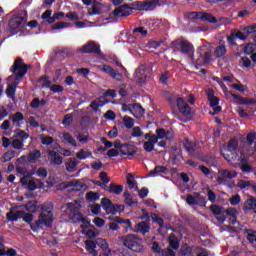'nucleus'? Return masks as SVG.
Wrapping results in <instances>:
<instances>
[{
    "label": "nucleus",
    "mask_w": 256,
    "mask_h": 256,
    "mask_svg": "<svg viewBox=\"0 0 256 256\" xmlns=\"http://www.w3.org/2000/svg\"><path fill=\"white\" fill-rule=\"evenodd\" d=\"M156 7H159L157 2H154L153 0L144 1V11H153Z\"/></svg>",
    "instance_id": "ea45409f"
},
{
    "label": "nucleus",
    "mask_w": 256,
    "mask_h": 256,
    "mask_svg": "<svg viewBox=\"0 0 256 256\" xmlns=\"http://www.w3.org/2000/svg\"><path fill=\"white\" fill-rule=\"evenodd\" d=\"M149 223L147 222H140L137 224V229L136 231H138L139 233H143V235H145V233H149Z\"/></svg>",
    "instance_id": "4c0bfd02"
},
{
    "label": "nucleus",
    "mask_w": 256,
    "mask_h": 256,
    "mask_svg": "<svg viewBox=\"0 0 256 256\" xmlns=\"http://www.w3.org/2000/svg\"><path fill=\"white\" fill-rule=\"evenodd\" d=\"M91 155H93V152L91 150H89V148L81 149L80 151H78L76 153V157L80 161H83L85 159H89V157H91Z\"/></svg>",
    "instance_id": "c756f323"
},
{
    "label": "nucleus",
    "mask_w": 256,
    "mask_h": 256,
    "mask_svg": "<svg viewBox=\"0 0 256 256\" xmlns=\"http://www.w3.org/2000/svg\"><path fill=\"white\" fill-rule=\"evenodd\" d=\"M99 70L102 71V73H106L107 75H110L113 79H116V81H121V73L115 71L113 68L107 65L99 66Z\"/></svg>",
    "instance_id": "2eb2a0df"
},
{
    "label": "nucleus",
    "mask_w": 256,
    "mask_h": 256,
    "mask_svg": "<svg viewBox=\"0 0 256 256\" xmlns=\"http://www.w3.org/2000/svg\"><path fill=\"white\" fill-rule=\"evenodd\" d=\"M23 215H25L24 211L11 210L10 212H8L6 214V217H7L8 221H17V220L21 219V217H23Z\"/></svg>",
    "instance_id": "a878e982"
},
{
    "label": "nucleus",
    "mask_w": 256,
    "mask_h": 256,
    "mask_svg": "<svg viewBox=\"0 0 256 256\" xmlns=\"http://www.w3.org/2000/svg\"><path fill=\"white\" fill-rule=\"evenodd\" d=\"M86 199L87 201H98L99 194H97L96 192H88L86 194Z\"/></svg>",
    "instance_id": "4d7b16f0"
},
{
    "label": "nucleus",
    "mask_w": 256,
    "mask_h": 256,
    "mask_svg": "<svg viewBox=\"0 0 256 256\" xmlns=\"http://www.w3.org/2000/svg\"><path fill=\"white\" fill-rule=\"evenodd\" d=\"M41 105H45V100L39 101L37 98H35L31 103V107L33 109H37L38 107H41Z\"/></svg>",
    "instance_id": "69168bd1"
},
{
    "label": "nucleus",
    "mask_w": 256,
    "mask_h": 256,
    "mask_svg": "<svg viewBox=\"0 0 256 256\" xmlns=\"http://www.w3.org/2000/svg\"><path fill=\"white\" fill-rule=\"evenodd\" d=\"M156 137H157V141H159V139H173V134L169 131H165V129L160 128L156 130Z\"/></svg>",
    "instance_id": "bb28decb"
},
{
    "label": "nucleus",
    "mask_w": 256,
    "mask_h": 256,
    "mask_svg": "<svg viewBox=\"0 0 256 256\" xmlns=\"http://www.w3.org/2000/svg\"><path fill=\"white\" fill-rule=\"evenodd\" d=\"M122 121L127 129H133V126L135 125V120H133V118L129 116H124Z\"/></svg>",
    "instance_id": "79ce46f5"
},
{
    "label": "nucleus",
    "mask_w": 256,
    "mask_h": 256,
    "mask_svg": "<svg viewBox=\"0 0 256 256\" xmlns=\"http://www.w3.org/2000/svg\"><path fill=\"white\" fill-rule=\"evenodd\" d=\"M256 209V199L253 196H248L244 203V211H253Z\"/></svg>",
    "instance_id": "cd10ccee"
},
{
    "label": "nucleus",
    "mask_w": 256,
    "mask_h": 256,
    "mask_svg": "<svg viewBox=\"0 0 256 256\" xmlns=\"http://www.w3.org/2000/svg\"><path fill=\"white\" fill-rule=\"evenodd\" d=\"M13 157H15V152L12 151V150H10V151L6 152V153L3 155L2 161H3L4 163H7V162L11 161V159H13Z\"/></svg>",
    "instance_id": "864d4df0"
},
{
    "label": "nucleus",
    "mask_w": 256,
    "mask_h": 256,
    "mask_svg": "<svg viewBox=\"0 0 256 256\" xmlns=\"http://www.w3.org/2000/svg\"><path fill=\"white\" fill-rule=\"evenodd\" d=\"M234 177H237V171L221 169L218 171L217 181L221 185H225V183H227V179H234Z\"/></svg>",
    "instance_id": "1a4fd4ad"
},
{
    "label": "nucleus",
    "mask_w": 256,
    "mask_h": 256,
    "mask_svg": "<svg viewBox=\"0 0 256 256\" xmlns=\"http://www.w3.org/2000/svg\"><path fill=\"white\" fill-rule=\"evenodd\" d=\"M79 51H81V53H101V48H99L95 42H89L82 46Z\"/></svg>",
    "instance_id": "f3484780"
},
{
    "label": "nucleus",
    "mask_w": 256,
    "mask_h": 256,
    "mask_svg": "<svg viewBox=\"0 0 256 256\" xmlns=\"http://www.w3.org/2000/svg\"><path fill=\"white\" fill-rule=\"evenodd\" d=\"M237 139L230 140L227 149L229 152H222L223 157L226 159V161H241V157L233 153L232 151H235L237 149Z\"/></svg>",
    "instance_id": "423d86ee"
},
{
    "label": "nucleus",
    "mask_w": 256,
    "mask_h": 256,
    "mask_svg": "<svg viewBox=\"0 0 256 256\" xmlns=\"http://www.w3.org/2000/svg\"><path fill=\"white\" fill-rule=\"evenodd\" d=\"M168 241L172 249H179V240H177V237H175V235L171 234Z\"/></svg>",
    "instance_id": "de8ad7c7"
},
{
    "label": "nucleus",
    "mask_w": 256,
    "mask_h": 256,
    "mask_svg": "<svg viewBox=\"0 0 256 256\" xmlns=\"http://www.w3.org/2000/svg\"><path fill=\"white\" fill-rule=\"evenodd\" d=\"M190 19H201V21H208V23H217V18L205 12H192Z\"/></svg>",
    "instance_id": "ddd939ff"
},
{
    "label": "nucleus",
    "mask_w": 256,
    "mask_h": 256,
    "mask_svg": "<svg viewBox=\"0 0 256 256\" xmlns=\"http://www.w3.org/2000/svg\"><path fill=\"white\" fill-rule=\"evenodd\" d=\"M48 157L54 165H62L63 164V157L59 155V151L55 149L53 146L52 150H48Z\"/></svg>",
    "instance_id": "dca6fc26"
},
{
    "label": "nucleus",
    "mask_w": 256,
    "mask_h": 256,
    "mask_svg": "<svg viewBox=\"0 0 256 256\" xmlns=\"http://www.w3.org/2000/svg\"><path fill=\"white\" fill-rule=\"evenodd\" d=\"M186 202L188 203V205H197V193H195L194 195H188L186 197Z\"/></svg>",
    "instance_id": "6e6d98bb"
},
{
    "label": "nucleus",
    "mask_w": 256,
    "mask_h": 256,
    "mask_svg": "<svg viewBox=\"0 0 256 256\" xmlns=\"http://www.w3.org/2000/svg\"><path fill=\"white\" fill-rule=\"evenodd\" d=\"M142 25L146 28V30L153 31V29H157L159 26V22L156 20H144L142 21Z\"/></svg>",
    "instance_id": "72a5a7b5"
},
{
    "label": "nucleus",
    "mask_w": 256,
    "mask_h": 256,
    "mask_svg": "<svg viewBox=\"0 0 256 256\" xmlns=\"http://www.w3.org/2000/svg\"><path fill=\"white\" fill-rule=\"evenodd\" d=\"M15 256L17 255V251L15 249H9L8 251L5 252V247L3 244L0 243V256Z\"/></svg>",
    "instance_id": "c03bdc74"
},
{
    "label": "nucleus",
    "mask_w": 256,
    "mask_h": 256,
    "mask_svg": "<svg viewBox=\"0 0 256 256\" xmlns=\"http://www.w3.org/2000/svg\"><path fill=\"white\" fill-rule=\"evenodd\" d=\"M23 23H25V19L18 16L9 21V27L10 29H12V31H17L18 29H21V27H23Z\"/></svg>",
    "instance_id": "412c9836"
},
{
    "label": "nucleus",
    "mask_w": 256,
    "mask_h": 256,
    "mask_svg": "<svg viewBox=\"0 0 256 256\" xmlns=\"http://www.w3.org/2000/svg\"><path fill=\"white\" fill-rule=\"evenodd\" d=\"M133 174H128L126 176L127 185L130 187V189H136L137 190V182L133 180Z\"/></svg>",
    "instance_id": "3c124183"
},
{
    "label": "nucleus",
    "mask_w": 256,
    "mask_h": 256,
    "mask_svg": "<svg viewBox=\"0 0 256 256\" xmlns=\"http://www.w3.org/2000/svg\"><path fill=\"white\" fill-rule=\"evenodd\" d=\"M151 219L153 223H157L160 227H163V218L159 217L157 214H152Z\"/></svg>",
    "instance_id": "bf43d9fd"
},
{
    "label": "nucleus",
    "mask_w": 256,
    "mask_h": 256,
    "mask_svg": "<svg viewBox=\"0 0 256 256\" xmlns=\"http://www.w3.org/2000/svg\"><path fill=\"white\" fill-rule=\"evenodd\" d=\"M85 245H86V251H88V253H90V255H92V256L99 255V252L96 250L97 244H95V242H93L91 240H87L85 242Z\"/></svg>",
    "instance_id": "c85d7f7f"
},
{
    "label": "nucleus",
    "mask_w": 256,
    "mask_h": 256,
    "mask_svg": "<svg viewBox=\"0 0 256 256\" xmlns=\"http://www.w3.org/2000/svg\"><path fill=\"white\" fill-rule=\"evenodd\" d=\"M60 138L64 143H68V145H71L72 147H77V141H75V138L71 136L69 133H63L60 135Z\"/></svg>",
    "instance_id": "7c9ffc66"
},
{
    "label": "nucleus",
    "mask_w": 256,
    "mask_h": 256,
    "mask_svg": "<svg viewBox=\"0 0 256 256\" xmlns=\"http://www.w3.org/2000/svg\"><path fill=\"white\" fill-rule=\"evenodd\" d=\"M208 101L210 103V107H213V111H210L211 115H217L218 113H221V106H217L219 105V98H210Z\"/></svg>",
    "instance_id": "b1692460"
},
{
    "label": "nucleus",
    "mask_w": 256,
    "mask_h": 256,
    "mask_svg": "<svg viewBox=\"0 0 256 256\" xmlns=\"http://www.w3.org/2000/svg\"><path fill=\"white\" fill-rule=\"evenodd\" d=\"M39 157H41V152L39 150H35L34 152L30 153L28 157L27 156L20 157L19 161L23 162L27 160L28 163H35V161H37Z\"/></svg>",
    "instance_id": "5701e85b"
},
{
    "label": "nucleus",
    "mask_w": 256,
    "mask_h": 256,
    "mask_svg": "<svg viewBox=\"0 0 256 256\" xmlns=\"http://www.w3.org/2000/svg\"><path fill=\"white\" fill-rule=\"evenodd\" d=\"M209 57H211V53L209 52H204V56L200 54L196 59V69H199L202 65H207V63H209Z\"/></svg>",
    "instance_id": "393cba45"
},
{
    "label": "nucleus",
    "mask_w": 256,
    "mask_h": 256,
    "mask_svg": "<svg viewBox=\"0 0 256 256\" xmlns=\"http://www.w3.org/2000/svg\"><path fill=\"white\" fill-rule=\"evenodd\" d=\"M255 51H256V45L255 44H248L244 48V53H246V55H251V53H253Z\"/></svg>",
    "instance_id": "13d9d810"
},
{
    "label": "nucleus",
    "mask_w": 256,
    "mask_h": 256,
    "mask_svg": "<svg viewBox=\"0 0 256 256\" xmlns=\"http://www.w3.org/2000/svg\"><path fill=\"white\" fill-rule=\"evenodd\" d=\"M10 119L12 120L13 125H15L16 127H19V125H21V123H23V115L21 114V112H17L15 114H13Z\"/></svg>",
    "instance_id": "c9c22d12"
},
{
    "label": "nucleus",
    "mask_w": 256,
    "mask_h": 256,
    "mask_svg": "<svg viewBox=\"0 0 256 256\" xmlns=\"http://www.w3.org/2000/svg\"><path fill=\"white\" fill-rule=\"evenodd\" d=\"M134 33H139L140 35H142V37H145L147 36L148 31L145 25H143L142 27L134 29Z\"/></svg>",
    "instance_id": "e2e57ef3"
},
{
    "label": "nucleus",
    "mask_w": 256,
    "mask_h": 256,
    "mask_svg": "<svg viewBox=\"0 0 256 256\" xmlns=\"http://www.w3.org/2000/svg\"><path fill=\"white\" fill-rule=\"evenodd\" d=\"M237 209L235 208H228L226 210V215L229 217L232 221V223L235 225V218L237 217Z\"/></svg>",
    "instance_id": "a18cd8bd"
},
{
    "label": "nucleus",
    "mask_w": 256,
    "mask_h": 256,
    "mask_svg": "<svg viewBox=\"0 0 256 256\" xmlns=\"http://www.w3.org/2000/svg\"><path fill=\"white\" fill-rule=\"evenodd\" d=\"M176 49H179L182 53L189 55L193 53V45L185 40H177L173 43Z\"/></svg>",
    "instance_id": "f8f14e48"
},
{
    "label": "nucleus",
    "mask_w": 256,
    "mask_h": 256,
    "mask_svg": "<svg viewBox=\"0 0 256 256\" xmlns=\"http://www.w3.org/2000/svg\"><path fill=\"white\" fill-rule=\"evenodd\" d=\"M176 103H177V107H178L180 113H182V115H185L186 117L188 115H191V108H189V106L187 105V102H185L183 100V98H178L176 100Z\"/></svg>",
    "instance_id": "aec40b11"
},
{
    "label": "nucleus",
    "mask_w": 256,
    "mask_h": 256,
    "mask_svg": "<svg viewBox=\"0 0 256 256\" xmlns=\"http://www.w3.org/2000/svg\"><path fill=\"white\" fill-rule=\"evenodd\" d=\"M253 27H248L244 30V32L237 31L233 32L236 39H241L242 41H245V39L248 37L249 33H252Z\"/></svg>",
    "instance_id": "2f4dec72"
},
{
    "label": "nucleus",
    "mask_w": 256,
    "mask_h": 256,
    "mask_svg": "<svg viewBox=\"0 0 256 256\" xmlns=\"http://www.w3.org/2000/svg\"><path fill=\"white\" fill-rule=\"evenodd\" d=\"M146 141L144 142V150L147 153H151L155 149V144L157 143V136L152 135L151 133L145 134Z\"/></svg>",
    "instance_id": "4468645a"
},
{
    "label": "nucleus",
    "mask_w": 256,
    "mask_h": 256,
    "mask_svg": "<svg viewBox=\"0 0 256 256\" xmlns=\"http://www.w3.org/2000/svg\"><path fill=\"white\" fill-rule=\"evenodd\" d=\"M134 79L136 83H145V81H147V72L145 71V66H142L136 70L134 73Z\"/></svg>",
    "instance_id": "a211bd4d"
},
{
    "label": "nucleus",
    "mask_w": 256,
    "mask_h": 256,
    "mask_svg": "<svg viewBox=\"0 0 256 256\" xmlns=\"http://www.w3.org/2000/svg\"><path fill=\"white\" fill-rule=\"evenodd\" d=\"M131 6L130 4H125L117 7L111 14V17L114 19H119L120 17H129L131 15Z\"/></svg>",
    "instance_id": "9d476101"
},
{
    "label": "nucleus",
    "mask_w": 256,
    "mask_h": 256,
    "mask_svg": "<svg viewBox=\"0 0 256 256\" xmlns=\"http://www.w3.org/2000/svg\"><path fill=\"white\" fill-rule=\"evenodd\" d=\"M130 135L135 139H139V137H143L144 133H143V130H141V127L135 126V127H132L130 131Z\"/></svg>",
    "instance_id": "e433bc0d"
},
{
    "label": "nucleus",
    "mask_w": 256,
    "mask_h": 256,
    "mask_svg": "<svg viewBox=\"0 0 256 256\" xmlns=\"http://www.w3.org/2000/svg\"><path fill=\"white\" fill-rule=\"evenodd\" d=\"M227 53V48L225 47V44L219 45L215 50L216 57H223Z\"/></svg>",
    "instance_id": "09e8293b"
},
{
    "label": "nucleus",
    "mask_w": 256,
    "mask_h": 256,
    "mask_svg": "<svg viewBox=\"0 0 256 256\" xmlns=\"http://www.w3.org/2000/svg\"><path fill=\"white\" fill-rule=\"evenodd\" d=\"M193 253L196 256H209V253L206 252V250H203L202 248L198 247L193 250Z\"/></svg>",
    "instance_id": "0e129e2a"
},
{
    "label": "nucleus",
    "mask_w": 256,
    "mask_h": 256,
    "mask_svg": "<svg viewBox=\"0 0 256 256\" xmlns=\"http://www.w3.org/2000/svg\"><path fill=\"white\" fill-rule=\"evenodd\" d=\"M144 1H136L130 4V9H136L138 11H145Z\"/></svg>",
    "instance_id": "37998d69"
},
{
    "label": "nucleus",
    "mask_w": 256,
    "mask_h": 256,
    "mask_svg": "<svg viewBox=\"0 0 256 256\" xmlns=\"http://www.w3.org/2000/svg\"><path fill=\"white\" fill-rule=\"evenodd\" d=\"M101 207L106 211V213H111L115 215V213H121L123 211V206H115L108 198H103L101 200Z\"/></svg>",
    "instance_id": "6e6552de"
},
{
    "label": "nucleus",
    "mask_w": 256,
    "mask_h": 256,
    "mask_svg": "<svg viewBox=\"0 0 256 256\" xmlns=\"http://www.w3.org/2000/svg\"><path fill=\"white\" fill-rule=\"evenodd\" d=\"M50 91H52V93H62V91H63V86L57 85V84L52 85V86L50 87Z\"/></svg>",
    "instance_id": "774afa93"
},
{
    "label": "nucleus",
    "mask_w": 256,
    "mask_h": 256,
    "mask_svg": "<svg viewBox=\"0 0 256 256\" xmlns=\"http://www.w3.org/2000/svg\"><path fill=\"white\" fill-rule=\"evenodd\" d=\"M103 105H105V98H98L96 100H94L90 107L91 109H93L94 111H97V109H99V107H103Z\"/></svg>",
    "instance_id": "58836bf2"
},
{
    "label": "nucleus",
    "mask_w": 256,
    "mask_h": 256,
    "mask_svg": "<svg viewBox=\"0 0 256 256\" xmlns=\"http://www.w3.org/2000/svg\"><path fill=\"white\" fill-rule=\"evenodd\" d=\"M54 149H56V151L62 153V155L64 157H71L73 155L72 151L60 148L59 144H55Z\"/></svg>",
    "instance_id": "603ef678"
},
{
    "label": "nucleus",
    "mask_w": 256,
    "mask_h": 256,
    "mask_svg": "<svg viewBox=\"0 0 256 256\" xmlns=\"http://www.w3.org/2000/svg\"><path fill=\"white\" fill-rule=\"evenodd\" d=\"M68 27H71V23L68 22H58L52 26L53 31H57L59 29H67Z\"/></svg>",
    "instance_id": "49530a36"
},
{
    "label": "nucleus",
    "mask_w": 256,
    "mask_h": 256,
    "mask_svg": "<svg viewBox=\"0 0 256 256\" xmlns=\"http://www.w3.org/2000/svg\"><path fill=\"white\" fill-rule=\"evenodd\" d=\"M242 163L241 165V171H243V173H251V165H249V163L245 162V159H243V157H240V160H238Z\"/></svg>",
    "instance_id": "8fccbe9b"
},
{
    "label": "nucleus",
    "mask_w": 256,
    "mask_h": 256,
    "mask_svg": "<svg viewBox=\"0 0 256 256\" xmlns=\"http://www.w3.org/2000/svg\"><path fill=\"white\" fill-rule=\"evenodd\" d=\"M124 198L127 205H135V203H137V200H133V197L131 196V194H129V192L124 193Z\"/></svg>",
    "instance_id": "5fc2aeb1"
},
{
    "label": "nucleus",
    "mask_w": 256,
    "mask_h": 256,
    "mask_svg": "<svg viewBox=\"0 0 256 256\" xmlns=\"http://www.w3.org/2000/svg\"><path fill=\"white\" fill-rule=\"evenodd\" d=\"M51 204H44L42 207V213L38 216V220L31 225V229L34 231H39L44 227H51V223H53V212L51 211Z\"/></svg>",
    "instance_id": "f03ea898"
},
{
    "label": "nucleus",
    "mask_w": 256,
    "mask_h": 256,
    "mask_svg": "<svg viewBox=\"0 0 256 256\" xmlns=\"http://www.w3.org/2000/svg\"><path fill=\"white\" fill-rule=\"evenodd\" d=\"M96 245L99 246L100 249H102L103 253L111 251V249L109 248V244L107 243V240L103 238L96 239Z\"/></svg>",
    "instance_id": "f704fd0d"
},
{
    "label": "nucleus",
    "mask_w": 256,
    "mask_h": 256,
    "mask_svg": "<svg viewBox=\"0 0 256 256\" xmlns=\"http://www.w3.org/2000/svg\"><path fill=\"white\" fill-rule=\"evenodd\" d=\"M107 191L108 193H113L114 195H121V193H123V186L111 183Z\"/></svg>",
    "instance_id": "473e14b6"
},
{
    "label": "nucleus",
    "mask_w": 256,
    "mask_h": 256,
    "mask_svg": "<svg viewBox=\"0 0 256 256\" xmlns=\"http://www.w3.org/2000/svg\"><path fill=\"white\" fill-rule=\"evenodd\" d=\"M103 7L102 4L97 3V4H93L92 6V15H99V13H101V8Z\"/></svg>",
    "instance_id": "680f3d73"
},
{
    "label": "nucleus",
    "mask_w": 256,
    "mask_h": 256,
    "mask_svg": "<svg viewBox=\"0 0 256 256\" xmlns=\"http://www.w3.org/2000/svg\"><path fill=\"white\" fill-rule=\"evenodd\" d=\"M122 109L123 111H130L136 117V119H141L145 113V110L139 104H132L129 106L123 104Z\"/></svg>",
    "instance_id": "9b49d317"
},
{
    "label": "nucleus",
    "mask_w": 256,
    "mask_h": 256,
    "mask_svg": "<svg viewBox=\"0 0 256 256\" xmlns=\"http://www.w3.org/2000/svg\"><path fill=\"white\" fill-rule=\"evenodd\" d=\"M67 207H68L69 211H71V213H74L73 219L83 223V225L81 226L82 228L89 227V225H91V221L89 220V218L84 217L83 214H81L80 212H76V211H79V209H81V207H83V204H81V201H75L72 203H68Z\"/></svg>",
    "instance_id": "20e7f679"
},
{
    "label": "nucleus",
    "mask_w": 256,
    "mask_h": 256,
    "mask_svg": "<svg viewBox=\"0 0 256 256\" xmlns=\"http://www.w3.org/2000/svg\"><path fill=\"white\" fill-rule=\"evenodd\" d=\"M33 175H35L34 172L30 173L29 176H23L20 179V183H22L23 187L29 191H35V189H43V182L37 178H31Z\"/></svg>",
    "instance_id": "39448f33"
},
{
    "label": "nucleus",
    "mask_w": 256,
    "mask_h": 256,
    "mask_svg": "<svg viewBox=\"0 0 256 256\" xmlns=\"http://www.w3.org/2000/svg\"><path fill=\"white\" fill-rule=\"evenodd\" d=\"M210 211H212L213 215H216V219L220 223H225V215H223V207L218 205L210 206Z\"/></svg>",
    "instance_id": "6ab92c4d"
},
{
    "label": "nucleus",
    "mask_w": 256,
    "mask_h": 256,
    "mask_svg": "<svg viewBox=\"0 0 256 256\" xmlns=\"http://www.w3.org/2000/svg\"><path fill=\"white\" fill-rule=\"evenodd\" d=\"M120 153H128V155H135V149H133V146L129 144H123L120 147Z\"/></svg>",
    "instance_id": "a19ab883"
},
{
    "label": "nucleus",
    "mask_w": 256,
    "mask_h": 256,
    "mask_svg": "<svg viewBox=\"0 0 256 256\" xmlns=\"http://www.w3.org/2000/svg\"><path fill=\"white\" fill-rule=\"evenodd\" d=\"M120 239L123 241V245L128 249H131V251H134V253L143 252V244H141V239L137 236L129 234Z\"/></svg>",
    "instance_id": "7ed1b4c3"
},
{
    "label": "nucleus",
    "mask_w": 256,
    "mask_h": 256,
    "mask_svg": "<svg viewBox=\"0 0 256 256\" xmlns=\"http://www.w3.org/2000/svg\"><path fill=\"white\" fill-rule=\"evenodd\" d=\"M40 139L42 145H51L53 143V137L51 136H41Z\"/></svg>",
    "instance_id": "052dcab7"
},
{
    "label": "nucleus",
    "mask_w": 256,
    "mask_h": 256,
    "mask_svg": "<svg viewBox=\"0 0 256 256\" xmlns=\"http://www.w3.org/2000/svg\"><path fill=\"white\" fill-rule=\"evenodd\" d=\"M240 65L241 67H245V68L251 67V60H249V58L247 57H242L240 59Z\"/></svg>",
    "instance_id": "338daca9"
},
{
    "label": "nucleus",
    "mask_w": 256,
    "mask_h": 256,
    "mask_svg": "<svg viewBox=\"0 0 256 256\" xmlns=\"http://www.w3.org/2000/svg\"><path fill=\"white\" fill-rule=\"evenodd\" d=\"M77 165H79L78 160H75V158H68L65 163L66 171L75 173V171H77Z\"/></svg>",
    "instance_id": "4be33fe9"
},
{
    "label": "nucleus",
    "mask_w": 256,
    "mask_h": 256,
    "mask_svg": "<svg viewBox=\"0 0 256 256\" xmlns=\"http://www.w3.org/2000/svg\"><path fill=\"white\" fill-rule=\"evenodd\" d=\"M12 139V147L14 149H21L24 147L23 141H25V139H29V134L25 131L19 130L15 133Z\"/></svg>",
    "instance_id": "0eeeda50"
},
{
    "label": "nucleus",
    "mask_w": 256,
    "mask_h": 256,
    "mask_svg": "<svg viewBox=\"0 0 256 256\" xmlns=\"http://www.w3.org/2000/svg\"><path fill=\"white\" fill-rule=\"evenodd\" d=\"M12 73H16V76L8 77V87L6 89V94L10 99L15 96V91L17 89V85L21 79H23L24 75L27 73V65L23 64V59L17 58L14 62L13 67L11 68Z\"/></svg>",
    "instance_id": "f257e3e1"
}]
</instances>
